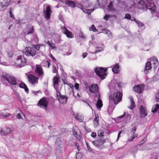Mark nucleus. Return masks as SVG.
<instances>
[{"mask_svg": "<svg viewBox=\"0 0 159 159\" xmlns=\"http://www.w3.org/2000/svg\"><path fill=\"white\" fill-rule=\"evenodd\" d=\"M61 28L63 33L65 34L67 37L69 38H72L74 37L71 32L69 31L66 27H61Z\"/></svg>", "mask_w": 159, "mask_h": 159, "instance_id": "12", "label": "nucleus"}, {"mask_svg": "<svg viewBox=\"0 0 159 159\" xmlns=\"http://www.w3.org/2000/svg\"><path fill=\"white\" fill-rule=\"evenodd\" d=\"M98 86L97 84H93L89 87L90 92L92 93H95L98 92Z\"/></svg>", "mask_w": 159, "mask_h": 159, "instance_id": "16", "label": "nucleus"}, {"mask_svg": "<svg viewBox=\"0 0 159 159\" xmlns=\"http://www.w3.org/2000/svg\"><path fill=\"white\" fill-rule=\"evenodd\" d=\"M86 145L87 147V151L89 152H92L93 153H94V150L92 148H91L90 146L89 145L88 143L86 142Z\"/></svg>", "mask_w": 159, "mask_h": 159, "instance_id": "33", "label": "nucleus"}, {"mask_svg": "<svg viewBox=\"0 0 159 159\" xmlns=\"http://www.w3.org/2000/svg\"><path fill=\"white\" fill-rule=\"evenodd\" d=\"M125 118L126 121L129 120L131 118V116L127 113H124Z\"/></svg>", "mask_w": 159, "mask_h": 159, "instance_id": "34", "label": "nucleus"}, {"mask_svg": "<svg viewBox=\"0 0 159 159\" xmlns=\"http://www.w3.org/2000/svg\"><path fill=\"white\" fill-rule=\"evenodd\" d=\"M16 96L17 98H18V99L20 100V101L21 100V97L20 96V95L19 94V93H16Z\"/></svg>", "mask_w": 159, "mask_h": 159, "instance_id": "58", "label": "nucleus"}, {"mask_svg": "<svg viewBox=\"0 0 159 159\" xmlns=\"http://www.w3.org/2000/svg\"><path fill=\"white\" fill-rule=\"evenodd\" d=\"M156 100L157 102H159V91L156 96Z\"/></svg>", "mask_w": 159, "mask_h": 159, "instance_id": "56", "label": "nucleus"}, {"mask_svg": "<svg viewBox=\"0 0 159 159\" xmlns=\"http://www.w3.org/2000/svg\"><path fill=\"white\" fill-rule=\"evenodd\" d=\"M11 132V130L10 128L6 127L3 130L2 129L1 131V133L3 135H5L7 134H9Z\"/></svg>", "mask_w": 159, "mask_h": 159, "instance_id": "25", "label": "nucleus"}, {"mask_svg": "<svg viewBox=\"0 0 159 159\" xmlns=\"http://www.w3.org/2000/svg\"><path fill=\"white\" fill-rule=\"evenodd\" d=\"M131 16L130 14L127 13L125 14V18L127 19H131Z\"/></svg>", "mask_w": 159, "mask_h": 159, "instance_id": "50", "label": "nucleus"}, {"mask_svg": "<svg viewBox=\"0 0 159 159\" xmlns=\"http://www.w3.org/2000/svg\"><path fill=\"white\" fill-rule=\"evenodd\" d=\"M134 21L136 22L139 27L141 29H143L145 28L144 25L143 23L136 19H134Z\"/></svg>", "mask_w": 159, "mask_h": 159, "instance_id": "24", "label": "nucleus"}, {"mask_svg": "<svg viewBox=\"0 0 159 159\" xmlns=\"http://www.w3.org/2000/svg\"><path fill=\"white\" fill-rule=\"evenodd\" d=\"M134 137L133 136H131L130 138L128 139V141L129 142H131L134 139Z\"/></svg>", "mask_w": 159, "mask_h": 159, "instance_id": "60", "label": "nucleus"}, {"mask_svg": "<svg viewBox=\"0 0 159 159\" xmlns=\"http://www.w3.org/2000/svg\"><path fill=\"white\" fill-rule=\"evenodd\" d=\"M2 2L0 3V11H3L6 9L7 7L6 5H5Z\"/></svg>", "mask_w": 159, "mask_h": 159, "instance_id": "32", "label": "nucleus"}, {"mask_svg": "<svg viewBox=\"0 0 159 159\" xmlns=\"http://www.w3.org/2000/svg\"><path fill=\"white\" fill-rule=\"evenodd\" d=\"M75 146L77 147V148L78 149V151H80V146L78 143H77L76 142L75 143Z\"/></svg>", "mask_w": 159, "mask_h": 159, "instance_id": "61", "label": "nucleus"}, {"mask_svg": "<svg viewBox=\"0 0 159 159\" xmlns=\"http://www.w3.org/2000/svg\"><path fill=\"white\" fill-rule=\"evenodd\" d=\"M110 17V16L109 15H106L104 16L103 17V19L107 20H108L109 18Z\"/></svg>", "mask_w": 159, "mask_h": 159, "instance_id": "53", "label": "nucleus"}, {"mask_svg": "<svg viewBox=\"0 0 159 159\" xmlns=\"http://www.w3.org/2000/svg\"><path fill=\"white\" fill-rule=\"evenodd\" d=\"M104 132L102 130H100L98 131V134L99 138H102L104 135Z\"/></svg>", "mask_w": 159, "mask_h": 159, "instance_id": "41", "label": "nucleus"}, {"mask_svg": "<svg viewBox=\"0 0 159 159\" xmlns=\"http://www.w3.org/2000/svg\"><path fill=\"white\" fill-rule=\"evenodd\" d=\"M44 14L45 15V17L47 19H48L50 18L51 14L52 12L50 6H48L46 8L45 11H43Z\"/></svg>", "mask_w": 159, "mask_h": 159, "instance_id": "15", "label": "nucleus"}, {"mask_svg": "<svg viewBox=\"0 0 159 159\" xmlns=\"http://www.w3.org/2000/svg\"><path fill=\"white\" fill-rule=\"evenodd\" d=\"M103 50V48L100 47H95V51L93 52H89L92 54H95L98 52H100Z\"/></svg>", "mask_w": 159, "mask_h": 159, "instance_id": "27", "label": "nucleus"}, {"mask_svg": "<svg viewBox=\"0 0 159 159\" xmlns=\"http://www.w3.org/2000/svg\"><path fill=\"white\" fill-rule=\"evenodd\" d=\"M59 102L62 104H64L66 103L68 99V97L66 96L63 95L57 99Z\"/></svg>", "mask_w": 159, "mask_h": 159, "instance_id": "19", "label": "nucleus"}, {"mask_svg": "<svg viewBox=\"0 0 159 159\" xmlns=\"http://www.w3.org/2000/svg\"><path fill=\"white\" fill-rule=\"evenodd\" d=\"M140 116L141 118H144L147 115L146 109L143 106L140 107Z\"/></svg>", "mask_w": 159, "mask_h": 159, "instance_id": "18", "label": "nucleus"}, {"mask_svg": "<svg viewBox=\"0 0 159 159\" xmlns=\"http://www.w3.org/2000/svg\"><path fill=\"white\" fill-rule=\"evenodd\" d=\"M52 72L54 73H57V70L55 66L54 65H52Z\"/></svg>", "mask_w": 159, "mask_h": 159, "instance_id": "49", "label": "nucleus"}, {"mask_svg": "<svg viewBox=\"0 0 159 159\" xmlns=\"http://www.w3.org/2000/svg\"><path fill=\"white\" fill-rule=\"evenodd\" d=\"M97 57L96 55H90L89 57V59L90 61H93L97 59Z\"/></svg>", "mask_w": 159, "mask_h": 159, "instance_id": "42", "label": "nucleus"}, {"mask_svg": "<svg viewBox=\"0 0 159 159\" xmlns=\"http://www.w3.org/2000/svg\"><path fill=\"white\" fill-rule=\"evenodd\" d=\"M134 2L136 1L137 3L138 4V7L139 9H141V7H140V6H143L145 4L144 2L142 0H134Z\"/></svg>", "mask_w": 159, "mask_h": 159, "instance_id": "26", "label": "nucleus"}, {"mask_svg": "<svg viewBox=\"0 0 159 159\" xmlns=\"http://www.w3.org/2000/svg\"><path fill=\"white\" fill-rule=\"evenodd\" d=\"M89 30L90 31L92 30L93 31L95 32H97L98 31V30L96 29L93 25H92L91 27L89 28Z\"/></svg>", "mask_w": 159, "mask_h": 159, "instance_id": "46", "label": "nucleus"}, {"mask_svg": "<svg viewBox=\"0 0 159 159\" xmlns=\"http://www.w3.org/2000/svg\"><path fill=\"white\" fill-rule=\"evenodd\" d=\"M26 55L28 56L34 57L37 54V51L34 48L27 47L25 48Z\"/></svg>", "mask_w": 159, "mask_h": 159, "instance_id": "7", "label": "nucleus"}, {"mask_svg": "<svg viewBox=\"0 0 159 159\" xmlns=\"http://www.w3.org/2000/svg\"><path fill=\"white\" fill-rule=\"evenodd\" d=\"M113 67L112 68V71L115 73L118 74L120 71L119 66L117 64L113 65Z\"/></svg>", "mask_w": 159, "mask_h": 159, "instance_id": "23", "label": "nucleus"}, {"mask_svg": "<svg viewBox=\"0 0 159 159\" xmlns=\"http://www.w3.org/2000/svg\"><path fill=\"white\" fill-rule=\"evenodd\" d=\"M25 75L27 76L29 82L32 84L34 85L38 83V79L37 77L32 74H29V73H26Z\"/></svg>", "mask_w": 159, "mask_h": 159, "instance_id": "8", "label": "nucleus"}, {"mask_svg": "<svg viewBox=\"0 0 159 159\" xmlns=\"http://www.w3.org/2000/svg\"><path fill=\"white\" fill-rule=\"evenodd\" d=\"M76 6L78 7L81 9L84 13H87L89 15L90 14L91 12L93 11L94 10V9H85V7L82 5V4L80 3H76Z\"/></svg>", "mask_w": 159, "mask_h": 159, "instance_id": "11", "label": "nucleus"}, {"mask_svg": "<svg viewBox=\"0 0 159 159\" xmlns=\"http://www.w3.org/2000/svg\"><path fill=\"white\" fill-rule=\"evenodd\" d=\"M153 64L154 68H156L159 65V62L157 59L155 57H152L150 59V62L148 61L146 63L143 72L145 74H147L148 71L152 68L151 64Z\"/></svg>", "mask_w": 159, "mask_h": 159, "instance_id": "2", "label": "nucleus"}, {"mask_svg": "<svg viewBox=\"0 0 159 159\" xmlns=\"http://www.w3.org/2000/svg\"><path fill=\"white\" fill-rule=\"evenodd\" d=\"M136 129V128L135 127H134L131 129V134H132L134 135Z\"/></svg>", "mask_w": 159, "mask_h": 159, "instance_id": "51", "label": "nucleus"}, {"mask_svg": "<svg viewBox=\"0 0 159 159\" xmlns=\"http://www.w3.org/2000/svg\"><path fill=\"white\" fill-rule=\"evenodd\" d=\"M147 138L146 137L144 138L143 140L140 143V145H142L144 143V142H145Z\"/></svg>", "mask_w": 159, "mask_h": 159, "instance_id": "59", "label": "nucleus"}, {"mask_svg": "<svg viewBox=\"0 0 159 159\" xmlns=\"http://www.w3.org/2000/svg\"><path fill=\"white\" fill-rule=\"evenodd\" d=\"M34 32V26H30L26 27L25 31L24 33L25 36L29 34H33Z\"/></svg>", "mask_w": 159, "mask_h": 159, "instance_id": "17", "label": "nucleus"}, {"mask_svg": "<svg viewBox=\"0 0 159 159\" xmlns=\"http://www.w3.org/2000/svg\"><path fill=\"white\" fill-rule=\"evenodd\" d=\"M65 2L66 4L71 7L74 8L76 6V3L74 1L70 0H66Z\"/></svg>", "mask_w": 159, "mask_h": 159, "instance_id": "20", "label": "nucleus"}, {"mask_svg": "<svg viewBox=\"0 0 159 159\" xmlns=\"http://www.w3.org/2000/svg\"><path fill=\"white\" fill-rule=\"evenodd\" d=\"M95 117L93 120V124L94 127L96 128L99 124L98 115V114H95Z\"/></svg>", "mask_w": 159, "mask_h": 159, "instance_id": "21", "label": "nucleus"}, {"mask_svg": "<svg viewBox=\"0 0 159 159\" xmlns=\"http://www.w3.org/2000/svg\"><path fill=\"white\" fill-rule=\"evenodd\" d=\"M73 133L74 136L78 140H80V136L78 134L77 132L76 131L75 129H73Z\"/></svg>", "mask_w": 159, "mask_h": 159, "instance_id": "35", "label": "nucleus"}, {"mask_svg": "<svg viewBox=\"0 0 159 159\" xmlns=\"http://www.w3.org/2000/svg\"><path fill=\"white\" fill-rule=\"evenodd\" d=\"M102 30V33H103L105 34H107V33L108 31L109 30L107 29H106L105 28L103 29Z\"/></svg>", "mask_w": 159, "mask_h": 159, "instance_id": "54", "label": "nucleus"}, {"mask_svg": "<svg viewBox=\"0 0 159 159\" xmlns=\"http://www.w3.org/2000/svg\"><path fill=\"white\" fill-rule=\"evenodd\" d=\"M108 37L111 39L112 38V35L111 33L110 30H108L107 32V34Z\"/></svg>", "mask_w": 159, "mask_h": 159, "instance_id": "52", "label": "nucleus"}, {"mask_svg": "<svg viewBox=\"0 0 159 159\" xmlns=\"http://www.w3.org/2000/svg\"><path fill=\"white\" fill-rule=\"evenodd\" d=\"M108 9L110 11H112L113 3L110 2L109 5L107 6Z\"/></svg>", "mask_w": 159, "mask_h": 159, "instance_id": "45", "label": "nucleus"}, {"mask_svg": "<svg viewBox=\"0 0 159 159\" xmlns=\"http://www.w3.org/2000/svg\"><path fill=\"white\" fill-rule=\"evenodd\" d=\"M42 63L43 66H46L47 65L48 68L49 67L50 65V63L48 61H44L42 62Z\"/></svg>", "mask_w": 159, "mask_h": 159, "instance_id": "39", "label": "nucleus"}, {"mask_svg": "<svg viewBox=\"0 0 159 159\" xmlns=\"http://www.w3.org/2000/svg\"><path fill=\"white\" fill-rule=\"evenodd\" d=\"M82 155L80 152L77 153L76 154V159H81Z\"/></svg>", "mask_w": 159, "mask_h": 159, "instance_id": "43", "label": "nucleus"}, {"mask_svg": "<svg viewBox=\"0 0 159 159\" xmlns=\"http://www.w3.org/2000/svg\"><path fill=\"white\" fill-rule=\"evenodd\" d=\"M102 101L100 98H98V100L97 103H96V106L98 108H100L102 107Z\"/></svg>", "mask_w": 159, "mask_h": 159, "instance_id": "30", "label": "nucleus"}, {"mask_svg": "<svg viewBox=\"0 0 159 159\" xmlns=\"http://www.w3.org/2000/svg\"><path fill=\"white\" fill-rule=\"evenodd\" d=\"M73 116H74L75 118L78 120L79 122H83L84 120L83 116L80 115L79 114H74Z\"/></svg>", "mask_w": 159, "mask_h": 159, "instance_id": "22", "label": "nucleus"}, {"mask_svg": "<svg viewBox=\"0 0 159 159\" xmlns=\"http://www.w3.org/2000/svg\"><path fill=\"white\" fill-rule=\"evenodd\" d=\"M145 7L147 9L150 10L152 13H154L156 11V7L153 2H148Z\"/></svg>", "mask_w": 159, "mask_h": 159, "instance_id": "10", "label": "nucleus"}, {"mask_svg": "<svg viewBox=\"0 0 159 159\" xmlns=\"http://www.w3.org/2000/svg\"><path fill=\"white\" fill-rule=\"evenodd\" d=\"M79 85L78 83L75 84L74 85L75 88L77 90H78L79 89Z\"/></svg>", "mask_w": 159, "mask_h": 159, "instance_id": "57", "label": "nucleus"}, {"mask_svg": "<svg viewBox=\"0 0 159 159\" xmlns=\"http://www.w3.org/2000/svg\"><path fill=\"white\" fill-rule=\"evenodd\" d=\"M48 102V100L46 98H43L39 101L38 106L41 108L46 109L47 108Z\"/></svg>", "mask_w": 159, "mask_h": 159, "instance_id": "9", "label": "nucleus"}, {"mask_svg": "<svg viewBox=\"0 0 159 159\" xmlns=\"http://www.w3.org/2000/svg\"><path fill=\"white\" fill-rule=\"evenodd\" d=\"M13 10V9H11V8H10V10L9 12L10 15V17L12 19H15L14 16L11 11V10Z\"/></svg>", "mask_w": 159, "mask_h": 159, "instance_id": "47", "label": "nucleus"}, {"mask_svg": "<svg viewBox=\"0 0 159 159\" xmlns=\"http://www.w3.org/2000/svg\"><path fill=\"white\" fill-rule=\"evenodd\" d=\"M106 142L105 139H102L95 140L93 141H92L93 144L97 147H99L103 145Z\"/></svg>", "mask_w": 159, "mask_h": 159, "instance_id": "14", "label": "nucleus"}, {"mask_svg": "<svg viewBox=\"0 0 159 159\" xmlns=\"http://www.w3.org/2000/svg\"><path fill=\"white\" fill-rule=\"evenodd\" d=\"M158 110V113H159V105L157 104L153 106L152 108V112L155 113Z\"/></svg>", "mask_w": 159, "mask_h": 159, "instance_id": "28", "label": "nucleus"}, {"mask_svg": "<svg viewBox=\"0 0 159 159\" xmlns=\"http://www.w3.org/2000/svg\"><path fill=\"white\" fill-rule=\"evenodd\" d=\"M46 43L50 47L51 49H54L55 48V46L53 43H51L49 41H48Z\"/></svg>", "mask_w": 159, "mask_h": 159, "instance_id": "38", "label": "nucleus"}, {"mask_svg": "<svg viewBox=\"0 0 159 159\" xmlns=\"http://www.w3.org/2000/svg\"><path fill=\"white\" fill-rule=\"evenodd\" d=\"M144 88V86L143 85L140 84L134 86L133 88V90L135 92L140 94L143 92Z\"/></svg>", "mask_w": 159, "mask_h": 159, "instance_id": "13", "label": "nucleus"}, {"mask_svg": "<svg viewBox=\"0 0 159 159\" xmlns=\"http://www.w3.org/2000/svg\"><path fill=\"white\" fill-rule=\"evenodd\" d=\"M10 115H11V114L9 113H4L3 112H2L0 114V116H3L4 118H7Z\"/></svg>", "mask_w": 159, "mask_h": 159, "instance_id": "40", "label": "nucleus"}, {"mask_svg": "<svg viewBox=\"0 0 159 159\" xmlns=\"http://www.w3.org/2000/svg\"><path fill=\"white\" fill-rule=\"evenodd\" d=\"M96 75L101 79L103 80L105 78L106 72L107 69L102 67L96 68L94 70Z\"/></svg>", "mask_w": 159, "mask_h": 159, "instance_id": "5", "label": "nucleus"}, {"mask_svg": "<svg viewBox=\"0 0 159 159\" xmlns=\"http://www.w3.org/2000/svg\"><path fill=\"white\" fill-rule=\"evenodd\" d=\"M59 82V78L55 76L53 78V84L54 86L57 84Z\"/></svg>", "mask_w": 159, "mask_h": 159, "instance_id": "31", "label": "nucleus"}, {"mask_svg": "<svg viewBox=\"0 0 159 159\" xmlns=\"http://www.w3.org/2000/svg\"><path fill=\"white\" fill-rule=\"evenodd\" d=\"M131 100V106L129 107V108L131 109H133L135 106V102L133 100V98L132 97H130Z\"/></svg>", "mask_w": 159, "mask_h": 159, "instance_id": "29", "label": "nucleus"}, {"mask_svg": "<svg viewBox=\"0 0 159 159\" xmlns=\"http://www.w3.org/2000/svg\"><path fill=\"white\" fill-rule=\"evenodd\" d=\"M120 84V83L117 82L116 83H111L109 85L111 92L109 99L114 101L115 105L118 104L122 99V94L120 92L121 90Z\"/></svg>", "mask_w": 159, "mask_h": 159, "instance_id": "1", "label": "nucleus"}, {"mask_svg": "<svg viewBox=\"0 0 159 159\" xmlns=\"http://www.w3.org/2000/svg\"><path fill=\"white\" fill-rule=\"evenodd\" d=\"M3 2H4V3L6 5L7 7L8 6L11 5L12 2V0H4L2 1Z\"/></svg>", "mask_w": 159, "mask_h": 159, "instance_id": "36", "label": "nucleus"}, {"mask_svg": "<svg viewBox=\"0 0 159 159\" xmlns=\"http://www.w3.org/2000/svg\"><path fill=\"white\" fill-rule=\"evenodd\" d=\"M87 55H88V53L87 52H84V53H82V56L83 58H84L86 57H87Z\"/></svg>", "mask_w": 159, "mask_h": 159, "instance_id": "63", "label": "nucleus"}, {"mask_svg": "<svg viewBox=\"0 0 159 159\" xmlns=\"http://www.w3.org/2000/svg\"><path fill=\"white\" fill-rule=\"evenodd\" d=\"M26 61V59L23 56H20L18 57L15 61V66L20 68L25 65Z\"/></svg>", "mask_w": 159, "mask_h": 159, "instance_id": "4", "label": "nucleus"}, {"mask_svg": "<svg viewBox=\"0 0 159 159\" xmlns=\"http://www.w3.org/2000/svg\"><path fill=\"white\" fill-rule=\"evenodd\" d=\"M35 74L39 79L41 80L42 79L44 75V73L40 66L38 65H36Z\"/></svg>", "mask_w": 159, "mask_h": 159, "instance_id": "6", "label": "nucleus"}, {"mask_svg": "<svg viewBox=\"0 0 159 159\" xmlns=\"http://www.w3.org/2000/svg\"><path fill=\"white\" fill-rule=\"evenodd\" d=\"M125 115L124 114V113L123 115L121 116H120L118 117V118H117V119L119 120L123 118H125Z\"/></svg>", "mask_w": 159, "mask_h": 159, "instance_id": "62", "label": "nucleus"}, {"mask_svg": "<svg viewBox=\"0 0 159 159\" xmlns=\"http://www.w3.org/2000/svg\"><path fill=\"white\" fill-rule=\"evenodd\" d=\"M54 88L56 90L57 98V99H58L60 97H61V96L63 95H61L60 92L58 90H57V87L56 86L54 85Z\"/></svg>", "mask_w": 159, "mask_h": 159, "instance_id": "37", "label": "nucleus"}, {"mask_svg": "<svg viewBox=\"0 0 159 159\" xmlns=\"http://www.w3.org/2000/svg\"><path fill=\"white\" fill-rule=\"evenodd\" d=\"M2 78L3 79L8 82L11 85H16L17 83L16 78L13 76H10L6 73H3Z\"/></svg>", "mask_w": 159, "mask_h": 159, "instance_id": "3", "label": "nucleus"}, {"mask_svg": "<svg viewBox=\"0 0 159 159\" xmlns=\"http://www.w3.org/2000/svg\"><path fill=\"white\" fill-rule=\"evenodd\" d=\"M79 37L81 39H84L85 38V36L83 34L82 31L80 30L79 34Z\"/></svg>", "mask_w": 159, "mask_h": 159, "instance_id": "44", "label": "nucleus"}, {"mask_svg": "<svg viewBox=\"0 0 159 159\" xmlns=\"http://www.w3.org/2000/svg\"><path fill=\"white\" fill-rule=\"evenodd\" d=\"M19 85L20 87L23 89L25 88L26 86V85L23 82L19 84Z\"/></svg>", "mask_w": 159, "mask_h": 159, "instance_id": "48", "label": "nucleus"}, {"mask_svg": "<svg viewBox=\"0 0 159 159\" xmlns=\"http://www.w3.org/2000/svg\"><path fill=\"white\" fill-rule=\"evenodd\" d=\"M96 136V134L95 132H92L91 134V136L93 138H94V137H95Z\"/></svg>", "mask_w": 159, "mask_h": 159, "instance_id": "64", "label": "nucleus"}, {"mask_svg": "<svg viewBox=\"0 0 159 159\" xmlns=\"http://www.w3.org/2000/svg\"><path fill=\"white\" fill-rule=\"evenodd\" d=\"M8 56L9 57H11L13 55L12 52L9 51L8 52Z\"/></svg>", "mask_w": 159, "mask_h": 159, "instance_id": "55", "label": "nucleus"}]
</instances>
